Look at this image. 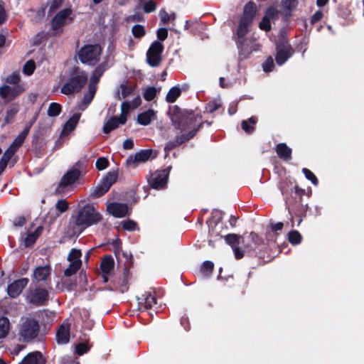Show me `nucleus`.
Listing matches in <instances>:
<instances>
[{
  "instance_id": "obj_51",
  "label": "nucleus",
  "mask_w": 364,
  "mask_h": 364,
  "mask_svg": "<svg viewBox=\"0 0 364 364\" xmlns=\"http://www.w3.org/2000/svg\"><path fill=\"white\" fill-rule=\"evenodd\" d=\"M21 80V77L19 74L17 72H14L11 75H8L6 79L5 82L6 83L16 85H20L19 82Z\"/></svg>"
},
{
  "instance_id": "obj_37",
  "label": "nucleus",
  "mask_w": 364,
  "mask_h": 364,
  "mask_svg": "<svg viewBox=\"0 0 364 364\" xmlns=\"http://www.w3.org/2000/svg\"><path fill=\"white\" fill-rule=\"evenodd\" d=\"M18 112V108L17 107H14V106L10 107L6 110V116L4 118V122L2 124L1 127H4L6 124H11L14 122V119L16 117Z\"/></svg>"
},
{
  "instance_id": "obj_43",
  "label": "nucleus",
  "mask_w": 364,
  "mask_h": 364,
  "mask_svg": "<svg viewBox=\"0 0 364 364\" xmlns=\"http://www.w3.org/2000/svg\"><path fill=\"white\" fill-rule=\"evenodd\" d=\"M81 257H82V252L80 250H77V249H72L70 250V252H69L68 255V260L71 262H79V264H82V260H81Z\"/></svg>"
},
{
  "instance_id": "obj_61",
  "label": "nucleus",
  "mask_w": 364,
  "mask_h": 364,
  "mask_svg": "<svg viewBox=\"0 0 364 364\" xmlns=\"http://www.w3.org/2000/svg\"><path fill=\"white\" fill-rule=\"evenodd\" d=\"M121 90H122L121 95H122V98L127 97L134 91L132 87H128L127 85H124V84L121 85Z\"/></svg>"
},
{
  "instance_id": "obj_39",
  "label": "nucleus",
  "mask_w": 364,
  "mask_h": 364,
  "mask_svg": "<svg viewBox=\"0 0 364 364\" xmlns=\"http://www.w3.org/2000/svg\"><path fill=\"white\" fill-rule=\"evenodd\" d=\"M9 328V319L6 316H1L0 318V339L5 338L8 335Z\"/></svg>"
},
{
  "instance_id": "obj_13",
  "label": "nucleus",
  "mask_w": 364,
  "mask_h": 364,
  "mask_svg": "<svg viewBox=\"0 0 364 364\" xmlns=\"http://www.w3.org/2000/svg\"><path fill=\"white\" fill-rule=\"evenodd\" d=\"M153 150L141 149L134 155H130L126 160L127 166L136 168L139 164L147 161L151 156Z\"/></svg>"
},
{
  "instance_id": "obj_8",
  "label": "nucleus",
  "mask_w": 364,
  "mask_h": 364,
  "mask_svg": "<svg viewBox=\"0 0 364 364\" xmlns=\"http://www.w3.org/2000/svg\"><path fill=\"white\" fill-rule=\"evenodd\" d=\"M118 171H109L102 179L101 183L95 187L90 194L92 198H97L104 196L117 181Z\"/></svg>"
},
{
  "instance_id": "obj_40",
  "label": "nucleus",
  "mask_w": 364,
  "mask_h": 364,
  "mask_svg": "<svg viewBox=\"0 0 364 364\" xmlns=\"http://www.w3.org/2000/svg\"><path fill=\"white\" fill-rule=\"evenodd\" d=\"M62 112V106L57 102H51L48 108L47 114L50 117L58 116Z\"/></svg>"
},
{
  "instance_id": "obj_55",
  "label": "nucleus",
  "mask_w": 364,
  "mask_h": 364,
  "mask_svg": "<svg viewBox=\"0 0 364 364\" xmlns=\"http://www.w3.org/2000/svg\"><path fill=\"white\" fill-rule=\"evenodd\" d=\"M156 3L154 0H149L146 1L143 6V10L146 14H150L156 11Z\"/></svg>"
},
{
  "instance_id": "obj_58",
  "label": "nucleus",
  "mask_w": 364,
  "mask_h": 364,
  "mask_svg": "<svg viewBox=\"0 0 364 364\" xmlns=\"http://www.w3.org/2000/svg\"><path fill=\"white\" fill-rule=\"evenodd\" d=\"M263 70L266 73H269L273 70V68H274V63L273 58L269 56L268 57L264 63L262 64Z\"/></svg>"
},
{
  "instance_id": "obj_48",
  "label": "nucleus",
  "mask_w": 364,
  "mask_h": 364,
  "mask_svg": "<svg viewBox=\"0 0 364 364\" xmlns=\"http://www.w3.org/2000/svg\"><path fill=\"white\" fill-rule=\"evenodd\" d=\"M132 33L136 38H141L145 36L146 30L144 26L136 24L132 27Z\"/></svg>"
},
{
  "instance_id": "obj_11",
  "label": "nucleus",
  "mask_w": 364,
  "mask_h": 364,
  "mask_svg": "<svg viewBox=\"0 0 364 364\" xmlns=\"http://www.w3.org/2000/svg\"><path fill=\"white\" fill-rule=\"evenodd\" d=\"M294 53V50L287 41H283L276 46L275 60L278 65L284 64Z\"/></svg>"
},
{
  "instance_id": "obj_53",
  "label": "nucleus",
  "mask_w": 364,
  "mask_h": 364,
  "mask_svg": "<svg viewBox=\"0 0 364 364\" xmlns=\"http://www.w3.org/2000/svg\"><path fill=\"white\" fill-rule=\"evenodd\" d=\"M109 161L105 157H100L95 162V167L98 171H102L109 166Z\"/></svg>"
},
{
  "instance_id": "obj_54",
  "label": "nucleus",
  "mask_w": 364,
  "mask_h": 364,
  "mask_svg": "<svg viewBox=\"0 0 364 364\" xmlns=\"http://www.w3.org/2000/svg\"><path fill=\"white\" fill-rule=\"evenodd\" d=\"M90 346L83 342L79 343L75 346V353L78 355H82L90 350Z\"/></svg>"
},
{
  "instance_id": "obj_31",
  "label": "nucleus",
  "mask_w": 364,
  "mask_h": 364,
  "mask_svg": "<svg viewBox=\"0 0 364 364\" xmlns=\"http://www.w3.org/2000/svg\"><path fill=\"white\" fill-rule=\"evenodd\" d=\"M15 154V150L12 148H8L0 159V173H3L6 168L9 161Z\"/></svg>"
},
{
  "instance_id": "obj_64",
  "label": "nucleus",
  "mask_w": 364,
  "mask_h": 364,
  "mask_svg": "<svg viewBox=\"0 0 364 364\" xmlns=\"http://www.w3.org/2000/svg\"><path fill=\"white\" fill-rule=\"evenodd\" d=\"M160 18L162 24H167L171 20V16L164 10L160 11Z\"/></svg>"
},
{
  "instance_id": "obj_52",
  "label": "nucleus",
  "mask_w": 364,
  "mask_h": 364,
  "mask_svg": "<svg viewBox=\"0 0 364 364\" xmlns=\"http://www.w3.org/2000/svg\"><path fill=\"white\" fill-rule=\"evenodd\" d=\"M122 228L128 231H134L139 230L138 224L130 219H128L122 223Z\"/></svg>"
},
{
  "instance_id": "obj_4",
  "label": "nucleus",
  "mask_w": 364,
  "mask_h": 364,
  "mask_svg": "<svg viewBox=\"0 0 364 364\" xmlns=\"http://www.w3.org/2000/svg\"><path fill=\"white\" fill-rule=\"evenodd\" d=\"M102 220L101 215L92 205L87 204L80 209L76 216H72L70 222L82 230L97 224Z\"/></svg>"
},
{
  "instance_id": "obj_6",
  "label": "nucleus",
  "mask_w": 364,
  "mask_h": 364,
  "mask_svg": "<svg viewBox=\"0 0 364 364\" xmlns=\"http://www.w3.org/2000/svg\"><path fill=\"white\" fill-rule=\"evenodd\" d=\"M50 299L48 290L41 286L31 287L26 291V300L28 304L34 306H46Z\"/></svg>"
},
{
  "instance_id": "obj_29",
  "label": "nucleus",
  "mask_w": 364,
  "mask_h": 364,
  "mask_svg": "<svg viewBox=\"0 0 364 364\" xmlns=\"http://www.w3.org/2000/svg\"><path fill=\"white\" fill-rule=\"evenodd\" d=\"M249 242L253 243L257 251L260 250L259 247L264 245L262 238L254 232H250L248 235L245 236V237L242 239V242Z\"/></svg>"
},
{
  "instance_id": "obj_42",
  "label": "nucleus",
  "mask_w": 364,
  "mask_h": 364,
  "mask_svg": "<svg viewBox=\"0 0 364 364\" xmlns=\"http://www.w3.org/2000/svg\"><path fill=\"white\" fill-rule=\"evenodd\" d=\"M301 240L302 236L297 230H291L288 233V240L291 245H299L301 243Z\"/></svg>"
},
{
  "instance_id": "obj_63",
  "label": "nucleus",
  "mask_w": 364,
  "mask_h": 364,
  "mask_svg": "<svg viewBox=\"0 0 364 364\" xmlns=\"http://www.w3.org/2000/svg\"><path fill=\"white\" fill-rule=\"evenodd\" d=\"M63 3V0H53L49 8V13H53L59 9Z\"/></svg>"
},
{
  "instance_id": "obj_59",
  "label": "nucleus",
  "mask_w": 364,
  "mask_h": 364,
  "mask_svg": "<svg viewBox=\"0 0 364 364\" xmlns=\"http://www.w3.org/2000/svg\"><path fill=\"white\" fill-rule=\"evenodd\" d=\"M55 208L60 213H64L69 208V203L65 199L59 200Z\"/></svg>"
},
{
  "instance_id": "obj_25",
  "label": "nucleus",
  "mask_w": 364,
  "mask_h": 364,
  "mask_svg": "<svg viewBox=\"0 0 364 364\" xmlns=\"http://www.w3.org/2000/svg\"><path fill=\"white\" fill-rule=\"evenodd\" d=\"M56 340L58 343L66 344L70 341V328L61 325L56 332Z\"/></svg>"
},
{
  "instance_id": "obj_28",
  "label": "nucleus",
  "mask_w": 364,
  "mask_h": 364,
  "mask_svg": "<svg viewBox=\"0 0 364 364\" xmlns=\"http://www.w3.org/2000/svg\"><path fill=\"white\" fill-rule=\"evenodd\" d=\"M125 123L121 122V118L117 117H112L103 126V132L109 134L112 131L118 128L119 124H124Z\"/></svg>"
},
{
  "instance_id": "obj_41",
  "label": "nucleus",
  "mask_w": 364,
  "mask_h": 364,
  "mask_svg": "<svg viewBox=\"0 0 364 364\" xmlns=\"http://www.w3.org/2000/svg\"><path fill=\"white\" fill-rule=\"evenodd\" d=\"M82 264H79V262H70V264L68 268L64 270V275L67 277H70L75 274L80 269Z\"/></svg>"
},
{
  "instance_id": "obj_23",
  "label": "nucleus",
  "mask_w": 364,
  "mask_h": 364,
  "mask_svg": "<svg viewBox=\"0 0 364 364\" xmlns=\"http://www.w3.org/2000/svg\"><path fill=\"white\" fill-rule=\"evenodd\" d=\"M275 151L279 158L288 161L291 159L292 150L285 143H279L275 146Z\"/></svg>"
},
{
  "instance_id": "obj_45",
  "label": "nucleus",
  "mask_w": 364,
  "mask_h": 364,
  "mask_svg": "<svg viewBox=\"0 0 364 364\" xmlns=\"http://www.w3.org/2000/svg\"><path fill=\"white\" fill-rule=\"evenodd\" d=\"M131 108V105L129 102H123L121 105V114L119 117L121 118V122L126 123L127 120V114Z\"/></svg>"
},
{
  "instance_id": "obj_50",
  "label": "nucleus",
  "mask_w": 364,
  "mask_h": 364,
  "mask_svg": "<svg viewBox=\"0 0 364 364\" xmlns=\"http://www.w3.org/2000/svg\"><path fill=\"white\" fill-rule=\"evenodd\" d=\"M302 173L304 174L305 177L310 181L314 186H317L318 184V180L315 174L307 168H302Z\"/></svg>"
},
{
  "instance_id": "obj_5",
  "label": "nucleus",
  "mask_w": 364,
  "mask_h": 364,
  "mask_svg": "<svg viewBox=\"0 0 364 364\" xmlns=\"http://www.w3.org/2000/svg\"><path fill=\"white\" fill-rule=\"evenodd\" d=\"M73 11L70 8H65L58 11L50 21V36H60L63 33V27L73 23L74 18L71 17Z\"/></svg>"
},
{
  "instance_id": "obj_62",
  "label": "nucleus",
  "mask_w": 364,
  "mask_h": 364,
  "mask_svg": "<svg viewBox=\"0 0 364 364\" xmlns=\"http://www.w3.org/2000/svg\"><path fill=\"white\" fill-rule=\"evenodd\" d=\"M323 16V12L320 10L316 11L311 17V23L312 25L316 23L322 19Z\"/></svg>"
},
{
  "instance_id": "obj_34",
  "label": "nucleus",
  "mask_w": 364,
  "mask_h": 364,
  "mask_svg": "<svg viewBox=\"0 0 364 364\" xmlns=\"http://www.w3.org/2000/svg\"><path fill=\"white\" fill-rule=\"evenodd\" d=\"M105 70H106V68H105V65H103V64L98 65L92 73L90 82H92L94 84L98 83L100 80V77L105 73Z\"/></svg>"
},
{
  "instance_id": "obj_26",
  "label": "nucleus",
  "mask_w": 364,
  "mask_h": 364,
  "mask_svg": "<svg viewBox=\"0 0 364 364\" xmlns=\"http://www.w3.org/2000/svg\"><path fill=\"white\" fill-rule=\"evenodd\" d=\"M114 262L112 255H107L102 259L100 263V269L102 273L110 274L114 269Z\"/></svg>"
},
{
  "instance_id": "obj_21",
  "label": "nucleus",
  "mask_w": 364,
  "mask_h": 364,
  "mask_svg": "<svg viewBox=\"0 0 364 364\" xmlns=\"http://www.w3.org/2000/svg\"><path fill=\"white\" fill-rule=\"evenodd\" d=\"M138 306L140 311L150 309L156 304V298L151 292H146L141 297L138 299Z\"/></svg>"
},
{
  "instance_id": "obj_36",
  "label": "nucleus",
  "mask_w": 364,
  "mask_h": 364,
  "mask_svg": "<svg viewBox=\"0 0 364 364\" xmlns=\"http://www.w3.org/2000/svg\"><path fill=\"white\" fill-rule=\"evenodd\" d=\"M181 94V90L178 86L171 87L166 96V101L168 103H173L180 97Z\"/></svg>"
},
{
  "instance_id": "obj_12",
  "label": "nucleus",
  "mask_w": 364,
  "mask_h": 364,
  "mask_svg": "<svg viewBox=\"0 0 364 364\" xmlns=\"http://www.w3.org/2000/svg\"><path fill=\"white\" fill-rule=\"evenodd\" d=\"M170 173V168H166L155 173L154 176L148 180L152 188L162 189L166 186Z\"/></svg>"
},
{
  "instance_id": "obj_9",
  "label": "nucleus",
  "mask_w": 364,
  "mask_h": 364,
  "mask_svg": "<svg viewBox=\"0 0 364 364\" xmlns=\"http://www.w3.org/2000/svg\"><path fill=\"white\" fill-rule=\"evenodd\" d=\"M39 329L40 326L38 321L28 318L22 323L18 334L22 338L23 341L30 342L37 337Z\"/></svg>"
},
{
  "instance_id": "obj_10",
  "label": "nucleus",
  "mask_w": 364,
  "mask_h": 364,
  "mask_svg": "<svg viewBox=\"0 0 364 364\" xmlns=\"http://www.w3.org/2000/svg\"><path fill=\"white\" fill-rule=\"evenodd\" d=\"M163 50L164 46L161 42L156 41L152 43L146 52L147 63L151 67L159 66L162 60Z\"/></svg>"
},
{
  "instance_id": "obj_20",
  "label": "nucleus",
  "mask_w": 364,
  "mask_h": 364,
  "mask_svg": "<svg viewBox=\"0 0 364 364\" xmlns=\"http://www.w3.org/2000/svg\"><path fill=\"white\" fill-rule=\"evenodd\" d=\"M18 364H46L43 353L38 350L28 353Z\"/></svg>"
},
{
  "instance_id": "obj_15",
  "label": "nucleus",
  "mask_w": 364,
  "mask_h": 364,
  "mask_svg": "<svg viewBox=\"0 0 364 364\" xmlns=\"http://www.w3.org/2000/svg\"><path fill=\"white\" fill-rule=\"evenodd\" d=\"M24 92L21 85H16L12 87L4 85L0 87V97L3 99L12 100Z\"/></svg>"
},
{
  "instance_id": "obj_57",
  "label": "nucleus",
  "mask_w": 364,
  "mask_h": 364,
  "mask_svg": "<svg viewBox=\"0 0 364 364\" xmlns=\"http://www.w3.org/2000/svg\"><path fill=\"white\" fill-rule=\"evenodd\" d=\"M259 28L266 32H269L272 29L271 21L263 16L262 21L259 23Z\"/></svg>"
},
{
  "instance_id": "obj_3",
  "label": "nucleus",
  "mask_w": 364,
  "mask_h": 364,
  "mask_svg": "<svg viewBox=\"0 0 364 364\" xmlns=\"http://www.w3.org/2000/svg\"><path fill=\"white\" fill-rule=\"evenodd\" d=\"M88 75L78 66H74L68 71V80L60 89L61 93L70 95L82 90L87 82Z\"/></svg>"
},
{
  "instance_id": "obj_38",
  "label": "nucleus",
  "mask_w": 364,
  "mask_h": 364,
  "mask_svg": "<svg viewBox=\"0 0 364 364\" xmlns=\"http://www.w3.org/2000/svg\"><path fill=\"white\" fill-rule=\"evenodd\" d=\"M80 114H73L64 124L63 131L66 132H72L75 129L77 126V124L80 119Z\"/></svg>"
},
{
  "instance_id": "obj_33",
  "label": "nucleus",
  "mask_w": 364,
  "mask_h": 364,
  "mask_svg": "<svg viewBox=\"0 0 364 364\" xmlns=\"http://www.w3.org/2000/svg\"><path fill=\"white\" fill-rule=\"evenodd\" d=\"M305 193L306 191L304 189H302L299 188L298 186L295 185L293 191V195L292 196H291V199L292 201L291 204L298 203L299 205L303 206L304 205L302 203V197L305 194Z\"/></svg>"
},
{
  "instance_id": "obj_47",
  "label": "nucleus",
  "mask_w": 364,
  "mask_h": 364,
  "mask_svg": "<svg viewBox=\"0 0 364 364\" xmlns=\"http://www.w3.org/2000/svg\"><path fill=\"white\" fill-rule=\"evenodd\" d=\"M264 16L270 21H275L279 18V11L275 7L269 6L267 9Z\"/></svg>"
},
{
  "instance_id": "obj_17",
  "label": "nucleus",
  "mask_w": 364,
  "mask_h": 364,
  "mask_svg": "<svg viewBox=\"0 0 364 364\" xmlns=\"http://www.w3.org/2000/svg\"><path fill=\"white\" fill-rule=\"evenodd\" d=\"M107 211L114 218L125 217L129 212V207L127 203L113 202L107 207Z\"/></svg>"
},
{
  "instance_id": "obj_24",
  "label": "nucleus",
  "mask_w": 364,
  "mask_h": 364,
  "mask_svg": "<svg viewBox=\"0 0 364 364\" xmlns=\"http://www.w3.org/2000/svg\"><path fill=\"white\" fill-rule=\"evenodd\" d=\"M155 116L156 112L154 110L149 109L138 114L137 123L143 126L149 125L154 119Z\"/></svg>"
},
{
  "instance_id": "obj_56",
  "label": "nucleus",
  "mask_w": 364,
  "mask_h": 364,
  "mask_svg": "<svg viewBox=\"0 0 364 364\" xmlns=\"http://www.w3.org/2000/svg\"><path fill=\"white\" fill-rule=\"evenodd\" d=\"M222 106L221 103L217 100L210 101L205 107L206 111L209 113H213Z\"/></svg>"
},
{
  "instance_id": "obj_22",
  "label": "nucleus",
  "mask_w": 364,
  "mask_h": 364,
  "mask_svg": "<svg viewBox=\"0 0 364 364\" xmlns=\"http://www.w3.org/2000/svg\"><path fill=\"white\" fill-rule=\"evenodd\" d=\"M51 267L50 265L37 267L33 271V278L37 282H44L50 276Z\"/></svg>"
},
{
  "instance_id": "obj_60",
  "label": "nucleus",
  "mask_w": 364,
  "mask_h": 364,
  "mask_svg": "<svg viewBox=\"0 0 364 364\" xmlns=\"http://www.w3.org/2000/svg\"><path fill=\"white\" fill-rule=\"evenodd\" d=\"M168 34V31L167 28H160L159 29H158L156 33L157 38L161 41H164L167 38Z\"/></svg>"
},
{
  "instance_id": "obj_18",
  "label": "nucleus",
  "mask_w": 364,
  "mask_h": 364,
  "mask_svg": "<svg viewBox=\"0 0 364 364\" xmlns=\"http://www.w3.org/2000/svg\"><path fill=\"white\" fill-rule=\"evenodd\" d=\"M81 175V171L78 168L68 170L62 177L59 186L65 187L74 184Z\"/></svg>"
},
{
  "instance_id": "obj_35",
  "label": "nucleus",
  "mask_w": 364,
  "mask_h": 364,
  "mask_svg": "<svg viewBox=\"0 0 364 364\" xmlns=\"http://www.w3.org/2000/svg\"><path fill=\"white\" fill-rule=\"evenodd\" d=\"M27 135L28 130L23 129V131L14 139L12 144L9 146V148H12L13 150H15L16 152L17 149L23 144Z\"/></svg>"
},
{
  "instance_id": "obj_2",
  "label": "nucleus",
  "mask_w": 364,
  "mask_h": 364,
  "mask_svg": "<svg viewBox=\"0 0 364 364\" xmlns=\"http://www.w3.org/2000/svg\"><path fill=\"white\" fill-rule=\"evenodd\" d=\"M257 12V5L252 1H248L243 8V12L236 31L235 38L240 55L244 50L245 36L249 33L250 27L256 16Z\"/></svg>"
},
{
  "instance_id": "obj_44",
  "label": "nucleus",
  "mask_w": 364,
  "mask_h": 364,
  "mask_svg": "<svg viewBox=\"0 0 364 364\" xmlns=\"http://www.w3.org/2000/svg\"><path fill=\"white\" fill-rule=\"evenodd\" d=\"M214 269V264L213 262L207 260L205 261L200 267V272L205 277L211 275Z\"/></svg>"
},
{
  "instance_id": "obj_27",
  "label": "nucleus",
  "mask_w": 364,
  "mask_h": 364,
  "mask_svg": "<svg viewBox=\"0 0 364 364\" xmlns=\"http://www.w3.org/2000/svg\"><path fill=\"white\" fill-rule=\"evenodd\" d=\"M43 228L38 226L36 228L33 232H29L27 234L24 239V245L26 247L32 246L37 240V239L42 235Z\"/></svg>"
},
{
  "instance_id": "obj_46",
  "label": "nucleus",
  "mask_w": 364,
  "mask_h": 364,
  "mask_svg": "<svg viewBox=\"0 0 364 364\" xmlns=\"http://www.w3.org/2000/svg\"><path fill=\"white\" fill-rule=\"evenodd\" d=\"M157 90L155 87H148L143 92V97L146 101L153 100L156 96Z\"/></svg>"
},
{
  "instance_id": "obj_30",
  "label": "nucleus",
  "mask_w": 364,
  "mask_h": 364,
  "mask_svg": "<svg viewBox=\"0 0 364 364\" xmlns=\"http://www.w3.org/2000/svg\"><path fill=\"white\" fill-rule=\"evenodd\" d=\"M298 0H282V7L284 10L283 14L286 18H289L291 15V12L296 8Z\"/></svg>"
},
{
  "instance_id": "obj_49",
  "label": "nucleus",
  "mask_w": 364,
  "mask_h": 364,
  "mask_svg": "<svg viewBox=\"0 0 364 364\" xmlns=\"http://www.w3.org/2000/svg\"><path fill=\"white\" fill-rule=\"evenodd\" d=\"M36 69V63L33 60H28L23 67V72L26 75H31Z\"/></svg>"
},
{
  "instance_id": "obj_32",
  "label": "nucleus",
  "mask_w": 364,
  "mask_h": 364,
  "mask_svg": "<svg viewBox=\"0 0 364 364\" xmlns=\"http://www.w3.org/2000/svg\"><path fill=\"white\" fill-rule=\"evenodd\" d=\"M257 122V118L255 116L250 117L247 120H243L241 123L242 129L247 134H252L255 131V125Z\"/></svg>"
},
{
  "instance_id": "obj_7",
  "label": "nucleus",
  "mask_w": 364,
  "mask_h": 364,
  "mask_svg": "<svg viewBox=\"0 0 364 364\" xmlns=\"http://www.w3.org/2000/svg\"><path fill=\"white\" fill-rule=\"evenodd\" d=\"M101 54V47L98 44L83 46L77 52L80 61L84 64L94 65Z\"/></svg>"
},
{
  "instance_id": "obj_19",
  "label": "nucleus",
  "mask_w": 364,
  "mask_h": 364,
  "mask_svg": "<svg viewBox=\"0 0 364 364\" xmlns=\"http://www.w3.org/2000/svg\"><path fill=\"white\" fill-rule=\"evenodd\" d=\"M294 186L291 181L288 179H283L279 182V188L284 196L286 203L291 205V196L293 195Z\"/></svg>"
},
{
  "instance_id": "obj_14",
  "label": "nucleus",
  "mask_w": 364,
  "mask_h": 364,
  "mask_svg": "<svg viewBox=\"0 0 364 364\" xmlns=\"http://www.w3.org/2000/svg\"><path fill=\"white\" fill-rule=\"evenodd\" d=\"M245 236H241L235 233H230L224 237L225 241L233 250L235 257L237 259H242L244 257V250H241L238 245L242 242Z\"/></svg>"
},
{
  "instance_id": "obj_16",
  "label": "nucleus",
  "mask_w": 364,
  "mask_h": 364,
  "mask_svg": "<svg viewBox=\"0 0 364 364\" xmlns=\"http://www.w3.org/2000/svg\"><path fill=\"white\" fill-rule=\"evenodd\" d=\"M28 279L26 277L21 278L13 282L7 287V294L11 298H16L27 286Z\"/></svg>"
},
{
  "instance_id": "obj_1",
  "label": "nucleus",
  "mask_w": 364,
  "mask_h": 364,
  "mask_svg": "<svg viewBox=\"0 0 364 364\" xmlns=\"http://www.w3.org/2000/svg\"><path fill=\"white\" fill-rule=\"evenodd\" d=\"M169 115L174 127L181 132H186L176 136L166 144L164 151L166 153L193 139L204 124L211 125L210 122L202 120L201 112L197 109H182L173 105L170 109Z\"/></svg>"
}]
</instances>
